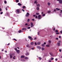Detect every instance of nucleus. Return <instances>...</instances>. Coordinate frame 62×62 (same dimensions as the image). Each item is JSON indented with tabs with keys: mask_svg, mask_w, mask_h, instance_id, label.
<instances>
[{
	"mask_svg": "<svg viewBox=\"0 0 62 62\" xmlns=\"http://www.w3.org/2000/svg\"><path fill=\"white\" fill-rule=\"evenodd\" d=\"M15 49L16 51V53L18 54L20 53V50H17V49L16 48H15Z\"/></svg>",
	"mask_w": 62,
	"mask_h": 62,
	"instance_id": "1",
	"label": "nucleus"
},
{
	"mask_svg": "<svg viewBox=\"0 0 62 62\" xmlns=\"http://www.w3.org/2000/svg\"><path fill=\"white\" fill-rule=\"evenodd\" d=\"M14 55V54H10V58H12V57H13V56Z\"/></svg>",
	"mask_w": 62,
	"mask_h": 62,
	"instance_id": "2",
	"label": "nucleus"
},
{
	"mask_svg": "<svg viewBox=\"0 0 62 62\" xmlns=\"http://www.w3.org/2000/svg\"><path fill=\"white\" fill-rule=\"evenodd\" d=\"M29 13H27V14L26 15V17H29Z\"/></svg>",
	"mask_w": 62,
	"mask_h": 62,
	"instance_id": "3",
	"label": "nucleus"
},
{
	"mask_svg": "<svg viewBox=\"0 0 62 62\" xmlns=\"http://www.w3.org/2000/svg\"><path fill=\"white\" fill-rule=\"evenodd\" d=\"M28 38L29 39H30V40H33V39L31 36H29Z\"/></svg>",
	"mask_w": 62,
	"mask_h": 62,
	"instance_id": "4",
	"label": "nucleus"
},
{
	"mask_svg": "<svg viewBox=\"0 0 62 62\" xmlns=\"http://www.w3.org/2000/svg\"><path fill=\"white\" fill-rule=\"evenodd\" d=\"M41 19V16L40 15H39L38 16V19Z\"/></svg>",
	"mask_w": 62,
	"mask_h": 62,
	"instance_id": "5",
	"label": "nucleus"
},
{
	"mask_svg": "<svg viewBox=\"0 0 62 62\" xmlns=\"http://www.w3.org/2000/svg\"><path fill=\"white\" fill-rule=\"evenodd\" d=\"M29 54V53H27L25 54L26 55H28Z\"/></svg>",
	"mask_w": 62,
	"mask_h": 62,
	"instance_id": "6",
	"label": "nucleus"
},
{
	"mask_svg": "<svg viewBox=\"0 0 62 62\" xmlns=\"http://www.w3.org/2000/svg\"><path fill=\"white\" fill-rule=\"evenodd\" d=\"M31 45H34V42H32L31 43Z\"/></svg>",
	"mask_w": 62,
	"mask_h": 62,
	"instance_id": "7",
	"label": "nucleus"
},
{
	"mask_svg": "<svg viewBox=\"0 0 62 62\" xmlns=\"http://www.w3.org/2000/svg\"><path fill=\"white\" fill-rule=\"evenodd\" d=\"M21 61H23V62H25L26 61L25 59H22L21 60Z\"/></svg>",
	"mask_w": 62,
	"mask_h": 62,
	"instance_id": "8",
	"label": "nucleus"
},
{
	"mask_svg": "<svg viewBox=\"0 0 62 62\" xmlns=\"http://www.w3.org/2000/svg\"><path fill=\"white\" fill-rule=\"evenodd\" d=\"M24 59H26V60L28 59V57H26L24 58Z\"/></svg>",
	"mask_w": 62,
	"mask_h": 62,
	"instance_id": "9",
	"label": "nucleus"
},
{
	"mask_svg": "<svg viewBox=\"0 0 62 62\" xmlns=\"http://www.w3.org/2000/svg\"><path fill=\"white\" fill-rule=\"evenodd\" d=\"M13 59H16V56H14L13 58Z\"/></svg>",
	"mask_w": 62,
	"mask_h": 62,
	"instance_id": "10",
	"label": "nucleus"
},
{
	"mask_svg": "<svg viewBox=\"0 0 62 62\" xmlns=\"http://www.w3.org/2000/svg\"><path fill=\"white\" fill-rule=\"evenodd\" d=\"M36 9L37 10H39V8L38 7H37Z\"/></svg>",
	"mask_w": 62,
	"mask_h": 62,
	"instance_id": "11",
	"label": "nucleus"
},
{
	"mask_svg": "<svg viewBox=\"0 0 62 62\" xmlns=\"http://www.w3.org/2000/svg\"><path fill=\"white\" fill-rule=\"evenodd\" d=\"M17 12L19 13L20 12V10L18 9H17L16 10Z\"/></svg>",
	"mask_w": 62,
	"mask_h": 62,
	"instance_id": "12",
	"label": "nucleus"
},
{
	"mask_svg": "<svg viewBox=\"0 0 62 62\" xmlns=\"http://www.w3.org/2000/svg\"><path fill=\"white\" fill-rule=\"evenodd\" d=\"M59 3L60 4H62V0H61L60 1Z\"/></svg>",
	"mask_w": 62,
	"mask_h": 62,
	"instance_id": "13",
	"label": "nucleus"
},
{
	"mask_svg": "<svg viewBox=\"0 0 62 62\" xmlns=\"http://www.w3.org/2000/svg\"><path fill=\"white\" fill-rule=\"evenodd\" d=\"M37 7H40V5H39V4H38L37 5Z\"/></svg>",
	"mask_w": 62,
	"mask_h": 62,
	"instance_id": "14",
	"label": "nucleus"
},
{
	"mask_svg": "<svg viewBox=\"0 0 62 62\" xmlns=\"http://www.w3.org/2000/svg\"><path fill=\"white\" fill-rule=\"evenodd\" d=\"M37 45H39L41 44V42H39L37 43Z\"/></svg>",
	"mask_w": 62,
	"mask_h": 62,
	"instance_id": "15",
	"label": "nucleus"
},
{
	"mask_svg": "<svg viewBox=\"0 0 62 62\" xmlns=\"http://www.w3.org/2000/svg\"><path fill=\"white\" fill-rule=\"evenodd\" d=\"M21 58H24V56L22 55L21 56Z\"/></svg>",
	"mask_w": 62,
	"mask_h": 62,
	"instance_id": "16",
	"label": "nucleus"
},
{
	"mask_svg": "<svg viewBox=\"0 0 62 62\" xmlns=\"http://www.w3.org/2000/svg\"><path fill=\"white\" fill-rule=\"evenodd\" d=\"M47 5L48 6H50V5H51V3L50 2H48L47 3Z\"/></svg>",
	"mask_w": 62,
	"mask_h": 62,
	"instance_id": "17",
	"label": "nucleus"
},
{
	"mask_svg": "<svg viewBox=\"0 0 62 62\" xmlns=\"http://www.w3.org/2000/svg\"><path fill=\"white\" fill-rule=\"evenodd\" d=\"M18 6H22V4L20 3H18Z\"/></svg>",
	"mask_w": 62,
	"mask_h": 62,
	"instance_id": "18",
	"label": "nucleus"
},
{
	"mask_svg": "<svg viewBox=\"0 0 62 62\" xmlns=\"http://www.w3.org/2000/svg\"><path fill=\"white\" fill-rule=\"evenodd\" d=\"M34 4H38V3H37V0L35 1L34 2Z\"/></svg>",
	"mask_w": 62,
	"mask_h": 62,
	"instance_id": "19",
	"label": "nucleus"
},
{
	"mask_svg": "<svg viewBox=\"0 0 62 62\" xmlns=\"http://www.w3.org/2000/svg\"><path fill=\"white\" fill-rule=\"evenodd\" d=\"M49 54L51 55H53V54H52V52H50Z\"/></svg>",
	"mask_w": 62,
	"mask_h": 62,
	"instance_id": "20",
	"label": "nucleus"
},
{
	"mask_svg": "<svg viewBox=\"0 0 62 62\" xmlns=\"http://www.w3.org/2000/svg\"><path fill=\"white\" fill-rule=\"evenodd\" d=\"M56 10H58V11L60 10V9L58 8H56Z\"/></svg>",
	"mask_w": 62,
	"mask_h": 62,
	"instance_id": "21",
	"label": "nucleus"
},
{
	"mask_svg": "<svg viewBox=\"0 0 62 62\" xmlns=\"http://www.w3.org/2000/svg\"><path fill=\"white\" fill-rule=\"evenodd\" d=\"M7 8H9V7H8V6H7V7H6L5 9H6V10H7Z\"/></svg>",
	"mask_w": 62,
	"mask_h": 62,
	"instance_id": "22",
	"label": "nucleus"
},
{
	"mask_svg": "<svg viewBox=\"0 0 62 62\" xmlns=\"http://www.w3.org/2000/svg\"><path fill=\"white\" fill-rule=\"evenodd\" d=\"M58 46H60V43H58Z\"/></svg>",
	"mask_w": 62,
	"mask_h": 62,
	"instance_id": "23",
	"label": "nucleus"
},
{
	"mask_svg": "<svg viewBox=\"0 0 62 62\" xmlns=\"http://www.w3.org/2000/svg\"><path fill=\"white\" fill-rule=\"evenodd\" d=\"M37 48L39 49H41V47H38Z\"/></svg>",
	"mask_w": 62,
	"mask_h": 62,
	"instance_id": "24",
	"label": "nucleus"
},
{
	"mask_svg": "<svg viewBox=\"0 0 62 62\" xmlns=\"http://www.w3.org/2000/svg\"><path fill=\"white\" fill-rule=\"evenodd\" d=\"M36 15H39V13H36Z\"/></svg>",
	"mask_w": 62,
	"mask_h": 62,
	"instance_id": "25",
	"label": "nucleus"
},
{
	"mask_svg": "<svg viewBox=\"0 0 62 62\" xmlns=\"http://www.w3.org/2000/svg\"><path fill=\"white\" fill-rule=\"evenodd\" d=\"M34 44H35V45H38L37 44V43H36V42H35L34 43Z\"/></svg>",
	"mask_w": 62,
	"mask_h": 62,
	"instance_id": "26",
	"label": "nucleus"
},
{
	"mask_svg": "<svg viewBox=\"0 0 62 62\" xmlns=\"http://www.w3.org/2000/svg\"><path fill=\"white\" fill-rule=\"evenodd\" d=\"M42 16H43V17H44L45 16V14H43L42 15Z\"/></svg>",
	"mask_w": 62,
	"mask_h": 62,
	"instance_id": "27",
	"label": "nucleus"
},
{
	"mask_svg": "<svg viewBox=\"0 0 62 62\" xmlns=\"http://www.w3.org/2000/svg\"><path fill=\"white\" fill-rule=\"evenodd\" d=\"M42 47H44V46H45V45L43 44H42Z\"/></svg>",
	"mask_w": 62,
	"mask_h": 62,
	"instance_id": "28",
	"label": "nucleus"
},
{
	"mask_svg": "<svg viewBox=\"0 0 62 62\" xmlns=\"http://www.w3.org/2000/svg\"><path fill=\"white\" fill-rule=\"evenodd\" d=\"M55 31L56 33H58V30H55Z\"/></svg>",
	"mask_w": 62,
	"mask_h": 62,
	"instance_id": "29",
	"label": "nucleus"
},
{
	"mask_svg": "<svg viewBox=\"0 0 62 62\" xmlns=\"http://www.w3.org/2000/svg\"><path fill=\"white\" fill-rule=\"evenodd\" d=\"M42 50H44V47H42Z\"/></svg>",
	"mask_w": 62,
	"mask_h": 62,
	"instance_id": "30",
	"label": "nucleus"
},
{
	"mask_svg": "<svg viewBox=\"0 0 62 62\" xmlns=\"http://www.w3.org/2000/svg\"><path fill=\"white\" fill-rule=\"evenodd\" d=\"M16 0V1L17 3H18L19 1V0Z\"/></svg>",
	"mask_w": 62,
	"mask_h": 62,
	"instance_id": "31",
	"label": "nucleus"
},
{
	"mask_svg": "<svg viewBox=\"0 0 62 62\" xmlns=\"http://www.w3.org/2000/svg\"><path fill=\"white\" fill-rule=\"evenodd\" d=\"M46 47H49L50 45H46Z\"/></svg>",
	"mask_w": 62,
	"mask_h": 62,
	"instance_id": "32",
	"label": "nucleus"
},
{
	"mask_svg": "<svg viewBox=\"0 0 62 62\" xmlns=\"http://www.w3.org/2000/svg\"><path fill=\"white\" fill-rule=\"evenodd\" d=\"M39 60H41V58L40 57H39Z\"/></svg>",
	"mask_w": 62,
	"mask_h": 62,
	"instance_id": "33",
	"label": "nucleus"
},
{
	"mask_svg": "<svg viewBox=\"0 0 62 62\" xmlns=\"http://www.w3.org/2000/svg\"><path fill=\"white\" fill-rule=\"evenodd\" d=\"M30 21V19H28V20H27V22H29V21Z\"/></svg>",
	"mask_w": 62,
	"mask_h": 62,
	"instance_id": "34",
	"label": "nucleus"
},
{
	"mask_svg": "<svg viewBox=\"0 0 62 62\" xmlns=\"http://www.w3.org/2000/svg\"><path fill=\"white\" fill-rule=\"evenodd\" d=\"M4 2L5 4H6L7 3V1H4Z\"/></svg>",
	"mask_w": 62,
	"mask_h": 62,
	"instance_id": "35",
	"label": "nucleus"
},
{
	"mask_svg": "<svg viewBox=\"0 0 62 62\" xmlns=\"http://www.w3.org/2000/svg\"><path fill=\"white\" fill-rule=\"evenodd\" d=\"M23 8H25V6H24L23 7Z\"/></svg>",
	"mask_w": 62,
	"mask_h": 62,
	"instance_id": "36",
	"label": "nucleus"
},
{
	"mask_svg": "<svg viewBox=\"0 0 62 62\" xmlns=\"http://www.w3.org/2000/svg\"><path fill=\"white\" fill-rule=\"evenodd\" d=\"M49 43H51V41L50 40H49Z\"/></svg>",
	"mask_w": 62,
	"mask_h": 62,
	"instance_id": "37",
	"label": "nucleus"
},
{
	"mask_svg": "<svg viewBox=\"0 0 62 62\" xmlns=\"http://www.w3.org/2000/svg\"><path fill=\"white\" fill-rule=\"evenodd\" d=\"M19 32L20 33H21V30H20V31H19Z\"/></svg>",
	"mask_w": 62,
	"mask_h": 62,
	"instance_id": "38",
	"label": "nucleus"
},
{
	"mask_svg": "<svg viewBox=\"0 0 62 62\" xmlns=\"http://www.w3.org/2000/svg\"><path fill=\"white\" fill-rule=\"evenodd\" d=\"M44 45H45L46 44V42H45L44 43Z\"/></svg>",
	"mask_w": 62,
	"mask_h": 62,
	"instance_id": "39",
	"label": "nucleus"
},
{
	"mask_svg": "<svg viewBox=\"0 0 62 62\" xmlns=\"http://www.w3.org/2000/svg\"><path fill=\"white\" fill-rule=\"evenodd\" d=\"M33 26H34V25H31V27H33Z\"/></svg>",
	"mask_w": 62,
	"mask_h": 62,
	"instance_id": "40",
	"label": "nucleus"
},
{
	"mask_svg": "<svg viewBox=\"0 0 62 62\" xmlns=\"http://www.w3.org/2000/svg\"><path fill=\"white\" fill-rule=\"evenodd\" d=\"M31 25H33V23L32 22H31Z\"/></svg>",
	"mask_w": 62,
	"mask_h": 62,
	"instance_id": "41",
	"label": "nucleus"
},
{
	"mask_svg": "<svg viewBox=\"0 0 62 62\" xmlns=\"http://www.w3.org/2000/svg\"><path fill=\"white\" fill-rule=\"evenodd\" d=\"M51 60H54V58H52L51 59Z\"/></svg>",
	"mask_w": 62,
	"mask_h": 62,
	"instance_id": "42",
	"label": "nucleus"
},
{
	"mask_svg": "<svg viewBox=\"0 0 62 62\" xmlns=\"http://www.w3.org/2000/svg\"><path fill=\"white\" fill-rule=\"evenodd\" d=\"M48 13H50V12H51V11H48Z\"/></svg>",
	"mask_w": 62,
	"mask_h": 62,
	"instance_id": "43",
	"label": "nucleus"
},
{
	"mask_svg": "<svg viewBox=\"0 0 62 62\" xmlns=\"http://www.w3.org/2000/svg\"><path fill=\"white\" fill-rule=\"evenodd\" d=\"M3 12H0V14H3Z\"/></svg>",
	"mask_w": 62,
	"mask_h": 62,
	"instance_id": "44",
	"label": "nucleus"
},
{
	"mask_svg": "<svg viewBox=\"0 0 62 62\" xmlns=\"http://www.w3.org/2000/svg\"><path fill=\"white\" fill-rule=\"evenodd\" d=\"M61 13H62V10H61V12H60Z\"/></svg>",
	"mask_w": 62,
	"mask_h": 62,
	"instance_id": "45",
	"label": "nucleus"
},
{
	"mask_svg": "<svg viewBox=\"0 0 62 62\" xmlns=\"http://www.w3.org/2000/svg\"><path fill=\"white\" fill-rule=\"evenodd\" d=\"M59 51L60 52H61V49H60L59 50Z\"/></svg>",
	"mask_w": 62,
	"mask_h": 62,
	"instance_id": "46",
	"label": "nucleus"
},
{
	"mask_svg": "<svg viewBox=\"0 0 62 62\" xmlns=\"http://www.w3.org/2000/svg\"><path fill=\"white\" fill-rule=\"evenodd\" d=\"M29 45L28 44L27 45V47H29Z\"/></svg>",
	"mask_w": 62,
	"mask_h": 62,
	"instance_id": "47",
	"label": "nucleus"
},
{
	"mask_svg": "<svg viewBox=\"0 0 62 62\" xmlns=\"http://www.w3.org/2000/svg\"><path fill=\"white\" fill-rule=\"evenodd\" d=\"M32 20L33 21H35V19H32Z\"/></svg>",
	"mask_w": 62,
	"mask_h": 62,
	"instance_id": "48",
	"label": "nucleus"
},
{
	"mask_svg": "<svg viewBox=\"0 0 62 62\" xmlns=\"http://www.w3.org/2000/svg\"><path fill=\"white\" fill-rule=\"evenodd\" d=\"M32 50H34V47L31 48Z\"/></svg>",
	"mask_w": 62,
	"mask_h": 62,
	"instance_id": "49",
	"label": "nucleus"
},
{
	"mask_svg": "<svg viewBox=\"0 0 62 62\" xmlns=\"http://www.w3.org/2000/svg\"><path fill=\"white\" fill-rule=\"evenodd\" d=\"M56 11V9H54V12H55V11Z\"/></svg>",
	"mask_w": 62,
	"mask_h": 62,
	"instance_id": "50",
	"label": "nucleus"
},
{
	"mask_svg": "<svg viewBox=\"0 0 62 62\" xmlns=\"http://www.w3.org/2000/svg\"><path fill=\"white\" fill-rule=\"evenodd\" d=\"M28 29H30V27H29L27 28Z\"/></svg>",
	"mask_w": 62,
	"mask_h": 62,
	"instance_id": "51",
	"label": "nucleus"
},
{
	"mask_svg": "<svg viewBox=\"0 0 62 62\" xmlns=\"http://www.w3.org/2000/svg\"><path fill=\"white\" fill-rule=\"evenodd\" d=\"M56 39H57V40H58V38H56Z\"/></svg>",
	"mask_w": 62,
	"mask_h": 62,
	"instance_id": "52",
	"label": "nucleus"
},
{
	"mask_svg": "<svg viewBox=\"0 0 62 62\" xmlns=\"http://www.w3.org/2000/svg\"><path fill=\"white\" fill-rule=\"evenodd\" d=\"M13 39L14 40H15V41H17L16 39Z\"/></svg>",
	"mask_w": 62,
	"mask_h": 62,
	"instance_id": "53",
	"label": "nucleus"
},
{
	"mask_svg": "<svg viewBox=\"0 0 62 62\" xmlns=\"http://www.w3.org/2000/svg\"><path fill=\"white\" fill-rule=\"evenodd\" d=\"M58 60V59H55V61H57Z\"/></svg>",
	"mask_w": 62,
	"mask_h": 62,
	"instance_id": "54",
	"label": "nucleus"
},
{
	"mask_svg": "<svg viewBox=\"0 0 62 62\" xmlns=\"http://www.w3.org/2000/svg\"><path fill=\"white\" fill-rule=\"evenodd\" d=\"M61 0H57V1H59V2H60V1Z\"/></svg>",
	"mask_w": 62,
	"mask_h": 62,
	"instance_id": "55",
	"label": "nucleus"
},
{
	"mask_svg": "<svg viewBox=\"0 0 62 62\" xmlns=\"http://www.w3.org/2000/svg\"><path fill=\"white\" fill-rule=\"evenodd\" d=\"M1 10H2V9L0 8V11H1Z\"/></svg>",
	"mask_w": 62,
	"mask_h": 62,
	"instance_id": "56",
	"label": "nucleus"
},
{
	"mask_svg": "<svg viewBox=\"0 0 62 62\" xmlns=\"http://www.w3.org/2000/svg\"><path fill=\"white\" fill-rule=\"evenodd\" d=\"M60 33H62V31H60Z\"/></svg>",
	"mask_w": 62,
	"mask_h": 62,
	"instance_id": "57",
	"label": "nucleus"
},
{
	"mask_svg": "<svg viewBox=\"0 0 62 62\" xmlns=\"http://www.w3.org/2000/svg\"><path fill=\"white\" fill-rule=\"evenodd\" d=\"M59 42H60V43H61V41H59Z\"/></svg>",
	"mask_w": 62,
	"mask_h": 62,
	"instance_id": "58",
	"label": "nucleus"
},
{
	"mask_svg": "<svg viewBox=\"0 0 62 62\" xmlns=\"http://www.w3.org/2000/svg\"><path fill=\"white\" fill-rule=\"evenodd\" d=\"M61 38V36H59V38Z\"/></svg>",
	"mask_w": 62,
	"mask_h": 62,
	"instance_id": "59",
	"label": "nucleus"
},
{
	"mask_svg": "<svg viewBox=\"0 0 62 62\" xmlns=\"http://www.w3.org/2000/svg\"><path fill=\"white\" fill-rule=\"evenodd\" d=\"M28 24H27V23H26L25 24V25H28Z\"/></svg>",
	"mask_w": 62,
	"mask_h": 62,
	"instance_id": "60",
	"label": "nucleus"
},
{
	"mask_svg": "<svg viewBox=\"0 0 62 62\" xmlns=\"http://www.w3.org/2000/svg\"><path fill=\"white\" fill-rule=\"evenodd\" d=\"M59 34V32L56 33V34Z\"/></svg>",
	"mask_w": 62,
	"mask_h": 62,
	"instance_id": "61",
	"label": "nucleus"
},
{
	"mask_svg": "<svg viewBox=\"0 0 62 62\" xmlns=\"http://www.w3.org/2000/svg\"><path fill=\"white\" fill-rule=\"evenodd\" d=\"M39 32H38V35H39Z\"/></svg>",
	"mask_w": 62,
	"mask_h": 62,
	"instance_id": "62",
	"label": "nucleus"
},
{
	"mask_svg": "<svg viewBox=\"0 0 62 62\" xmlns=\"http://www.w3.org/2000/svg\"><path fill=\"white\" fill-rule=\"evenodd\" d=\"M33 17H36V15H34L33 16Z\"/></svg>",
	"mask_w": 62,
	"mask_h": 62,
	"instance_id": "63",
	"label": "nucleus"
},
{
	"mask_svg": "<svg viewBox=\"0 0 62 62\" xmlns=\"http://www.w3.org/2000/svg\"><path fill=\"white\" fill-rule=\"evenodd\" d=\"M49 62H51V60H50L49 61Z\"/></svg>",
	"mask_w": 62,
	"mask_h": 62,
	"instance_id": "64",
	"label": "nucleus"
}]
</instances>
